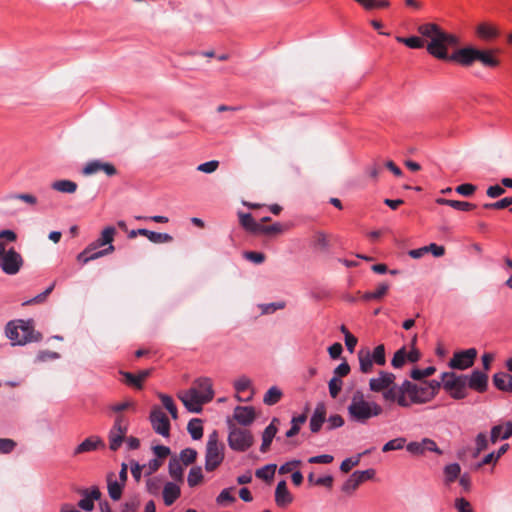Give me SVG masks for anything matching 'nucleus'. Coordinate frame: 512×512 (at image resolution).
Here are the masks:
<instances>
[{
  "label": "nucleus",
  "instance_id": "obj_1",
  "mask_svg": "<svg viewBox=\"0 0 512 512\" xmlns=\"http://www.w3.org/2000/svg\"><path fill=\"white\" fill-rule=\"evenodd\" d=\"M417 31L423 37L430 39L426 49L433 57L456 61L463 66H470L476 61V48L473 47L462 48L449 55L448 48L459 46L460 40L456 35L445 32L438 24H421Z\"/></svg>",
  "mask_w": 512,
  "mask_h": 512
},
{
  "label": "nucleus",
  "instance_id": "obj_2",
  "mask_svg": "<svg viewBox=\"0 0 512 512\" xmlns=\"http://www.w3.org/2000/svg\"><path fill=\"white\" fill-rule=\"evenodd\" d=\"M347 413L352 422L366 424L371 418L380 416L383 408L376 402L367 401L364 393L356 390L347 407Z\"/></svg>",
  "mask_w": 512,
  "mask_h": 512
},
{
  "label": "nucleus",
  "instance_id": "obj_3",
  "mask_svg": "<svg viewBox=\"0 0 512 512\" xmlns=\"http://www.w3.org/2000/svg\"><path fill=\"white\" fill-rule=\"evenodd\" d=\"M6 336L13 345H25L29 342L40 341L42 335L34 329L33 320H12L5 327Z\"/></svg>",
  "mask_w": 512,
  "mask_h": 512
},
{
  "label": "nucleus",
  "instance_id": "obj_4",
  "mask_svg": "<svg viewBox=\"0 0 512 512\" xmlns=\"http://www.w3.org/2000/svg\"><path fill=\"white\" fill-rule=\"evenodd\" d=\"M399 392L400 395L397 397L398 406L402 408H409L413 404H426L434 399L433 391L427 388L424 383L417 385L409 380H404L402 390Z\"/></svg>",
  "mask_w": 512,
  "mask_h": 512
},
{
  "label": "nucleus",
  "instance_id": "obj_5",
  "mask_svg": "<svg viewBox=\"0 0 512 512\" xmlns=\"http://www.w3.org/2000/svg\"><path fill=\"white\" fill-rule=\"evenodd\" d=\"M396 376L391 372L380 371L378 377L369 380V388L373 392H381L383 399L388 403H397L402 390V384L395 383Z\"/></svg>",
  "mask_w": 512,
  "mask_h": 512
},
{
  "label": "nucleus",
  "instance_id": "obj_6",
  "mask_svg": "<svg viewBox=\"0 0 512 512\" xmlns=\"http://www.w3.org/2000/svg\"><path fill=\"white\" fill-rule=\"evenodd\" d=\"M224 444L219 441L216 430L209 434L206 443L205 469L208 472L214 471L224 460Z\"/></svg>",
  "mask_w": 512,
  "mask_h": 512
},
{
  "label": "nucleus",
  "instance_id": "obj_7",
  "mask_svg": "<svg viewBox=\"0 0 512 512\" xmlns=\"http://www.w3.org/2000/svg\"><path fill=\"white\" fill-rule=\"evenodd\" d=\"M229 434H228V445L229 447L237 452L247 451L254 443V437L250 430L241 428L233 424L230 420L228 421Z\"/></svg>",
  "mask_w": 512,
  "mask_h": 512
},
{
  "label": "nucleus",
  "instance_id": "obj_8",
  "mask_svg": "<svg viewBox=\"0 0 512 512\" xmlns=\"http://www.w3.org/2000/svg\"><path fill=\"white\" fill-rule=\"evenodd\" d=\"M441 379L443 388L452 398L459 400L466 397L467 376L444 372Z\"/></svg>",
  "mask_w": 512,
  "mask_h": 512
},
{
  "label": "nucleus",
  "instance_id": "obj_9",
  "mask_svg": "<svg viewBox=\"0 0 512 512\" xmlns=\"http://www.w3.org/2000/svg\"><path fill=\"white\" fill-rule=\"evenodd\" d=\"M186 409L192 413H200L202 405L210 401V397H203L202 393L196 387H191L178 394Z\"/></svg>",
  "mask_w": 512,
  "mask_h": 512
},
{
  "label": "nucleus",
  "instance_id": "obj_10",
  "mask_svg": "<svg viewBox=\"0 0 512 512\" xmlns=\"http://www.w3.org/2000/svg\"><path fill=\"white\" fill-rule=\"evenodd\" d=\"M24 264V259L19 252L14 249L7 250L0 255V269L7 275L17 274Z\"/></svg>",
  "mask_w": 512,
  "mask_h": 512
},
{
  "label": "nucleus",
  "instance_id": "obj_11",
  "mask_svg": "<svg viewBox=\"0 0 512 512\" xmlns=\"http://www.w3.org/2000/svg\"><path fill=\"white\" fill-rule=\"evenodd\" d=\"M149 418L152 428L157 434L162 435L163 437L169 436L170 421L159 406L152 408Z\"/></svg>",
  "mask_w": 512,
  "mask_h": 512
},
{
  "label": "nucleus",
  "instance_id": "obj_12",
  "mask_svg": "<svg viewBox=\"0 0 512 512\" xmlns=\"http://www.w3.org/2000/svg\"><path fill=\"white\" fill-rule=\"evenodd\" d=\"M476 357L477 350L475 348H469L467 350L456 352L449 361V367L459 370L468 369L469 367L473 366Z\"/></svg>",
  "mask_w": 512,
  "mask_h": 512
},
{
  "label": "nucleus",
  "instance_id": "obj_13",
  "mask_svg": "<svg viewBox=\"0 0 512 512\" xmlns=\"http://www.w3.org/2000/svg\"><path fill=\"white\" fill-rule=\"evenodd\" d=\"M98 172H103L107 176L112 177L117 174V169L110 162H103L101 160H92V161L88 162L82 170V173L85 176H90V175L96 174Z\"/></svg>",
  "mask_w": 512,
  "mask_h": 512
},
{
  "label": "nucleus",
  "instance_id": "obj_14",
  "mask_svg": "<svg viewBox=\"0 0 512 512\" xmlns=\"http://www.w3.org/2000/svg\"><path fill=\"white\" fill-rule=\"evenodd\" d=\"M406 449L414 455H422L426 451L435 452L439 455L443 453V451L438 448L436 442L430 438H424L420 442H410L407 444Z\"/></svg>",
  "mask_w": 512,
  "mask_h": 512
},
{
  "label": "nucleus",
  "instance_id": "obj_15",
  "mask_svg": "<svg viewBox=\"0 0 512 512\" xmlns=\"http://www.w3.org/2000/svg\"><path fill=\"white\" fill-rule=\"evenodd\" d=\"M332 235L318 230L313 233L311 247L319 253H328L332 246Z\"/></svg>",
  "mask_w": 512,
  "mask_h": 512
},
{
  "label": "nucleus",
  "instance_id": "obj_16",
  "mask_svg": "<svg viewBox=\"0 0 512 512\" xmlns=\"http://www.w3.org/2000/svg\"><path fill=\"white\" fill-rule=\"evenodd\" d=\"M114 250L115 247L113 245H110L107 248L99 251H95L90 245H88L81 253L78 254L77 260L82 262L83 264H86L89 261L109 255L112 252H114Z\"/></svg>",
  "mask_w": 512,
  "mask_h": 512
},
{
  "label": "nucleus",
  "instance_id": "obj_17",
  "mask_svg": "<svg viewBox=\"0 0 512 512\" xmlns=\"http://www.w3.org/2000/svg\"><path fill=\"white\" fill-rule=\"evenodd\" d=\"M105 443L99 436H91L81 442L74 450L73 455L77 456L82 453L95 451L98 448H104Z\"/></svg>",
  "mask_w": 512,
  "mask_h": 512
},
{
  "label": "nucleus",
  "instance_id": "obj_18",
  "mask_svg": "<svg viewBox=\"0 0 512 512\" xmlns=\"http://www.w3.org/2000/svg\"><path fill=\"white\" fill-rule=\"evenodd\" d=\"M234 419L241 425L248 426L256 418L255 410L251 406H237L234 409Z\"/></svg>",
  "mask_w": 512,
  "mask_h": 512
},
{
  "label": "nucleus",
  "instance_id": "obj_19",
  "mask_svg": "<svg viewBox=\"0 0 512 512\" xmlns=\"http://www.w3.org/2000/svg\"><path fill=\"white\" fill-rule=\"evenodd\" d=\"M467 385L480 393L486 391L488 385V375L485 372L475 370L472 372L469 380L467 379Z\"/></svg>",
  "mask_w": 512,
  "mask_h": 512
},
{
  "label": "nucleus",
  "instance_id": "obj_20",
  "mask_svg": "<svg viewBox=\"0 0 512 512\" xmlns=\"http://www.w3.org/2000/svg\"><path fill=\"white\" fill-rule=\"evenodd\" d=\"M326 421V406L324 403H318L310 419V430L318 433Z\"/></svg>",
  "mask_w": 512,
  "mask_h": 512
},
{
  "label": "nucleus",
  "instance_id": "obj_21",
  "mask_svg": "<svg viewBox=\"0 0 512 512\" xmlns=\"http://www.w3.org/2000/svg\"><path fill=\"white\" fill-rule=\"evenodd\" d=\"M293 497L287 488L286 481H280L275 490V502L279 507H286L292 503Z\"/></svg>",
  "mask_w": 512,
  "mask_h": 512
},
{
  "label": "nucleus",
  "instance_id": "obj_22",
  "mask_svg": "<svg viewBox=\"0 0 512 512\" xmlns=\"http://www.w3.org/2000/svg\"><path fill=\"white\" fill-rule=\"evenodd\" d=\"M151 369L141 370L138 375L130 372H121L127 385L133 386L136 389H142L144 380L151 374Z\"/></svg>",
  "mask_w": 512,
  "mask_h": 512
},
{
  "label": "nucleus",
  "instance_id": "obj_23",
  "mask_svg": "<svg viewBox=\"0 0 512 512\" xmlns=\"http://www.w3.org/2000/svg\"><path fill=\"white\" fill-rule=\"evenodd\" d=\"M512 436V421L504 425H495L491 429L490 441L495 444L499 439H509Z\"/></svg>",
  "mask_w": 512,
  "mask_h": 512
},
{
  "label": "nucleus",
  "instance_id": "obj_24",
  "mask_svg": "<svg viewBox=\"0 0 512 512\" xmlns=\"http://www.w3.org/2000/svg\"><path fill=\"white\" fill-rule=\"evenodd\" d=\"M276 422H278V419L274 418L263 431L262 444L260 446V451L262 453H266L270 449V445L273 441V438L277 433V427L275 425Z\"/></svg>",
  "mask_w": 512,
  "mask_h": 512
},
{
  "label": "nucleus",
  "instance_id": "obj_25",
  "mask_svg": "<svg viewBox=\"0 0 512 512\" xmlns=\"http://www.w3.org/2000/svg\"><path fill=\"white\" fill-rule=\"evenodd\" d=\"M181 494L180 487L173 483V482H167L162 491L163 495V501L166 506H171L179 497Z\"/></svg>",
  "mask_w": 512,
  "mask_h": 512
},
{
  "label": "nucleus",
  "instance_id": "obj_26",
  "mask_svg": "<svg viewBox=\"0 0 512 512\" xmlns=\"http://www.w3.org/2000/svg\"><path fill=\"white\" fill-rule=\"evenodd\" d=\"M124 486L125 483L115 480L114 473L107 475L108 494L112 500L118 501L121 498Z\"/></svg>",
  "mask_w": 512,
  "mask_h": 512
},
{
  "label": "nucleus",
  "instance_id": "obj_27",
  "mask_svg": "<svg viewBox=\"0 0 512 512\" xmlns=\"http://www.w3.org/2000/svg\"><path fill=\"white\" fill-rule=\"evenodd\" d=\"M17 234L10 229H4L0 231V255L12 250L14 247L13 243L17 241Z\"/></svg>",
  "mask_w": 512,
  "mask_h": 512
},
{
  "label": "nucleus",
  "instance_id": "obj_28",
  "mask_svg": "<svg viewBox=\"0 0 512 512\" xmlns=\"http://www.w3.org/2000/svg\"><path fill=\"white\" fill-rule=\"evenodd\" d=\"M493 384L501 391L512 392V375L507 372H498L493 376Z\"/></svg>",
  "mask_w": 512,
  "mask_h": 512
},
{
  "label": "nucleus",
  "instance_id": "obj_29",
  "mask_svg": "<svg viewBox=\"0 0 512 512\" xmlns=\"http://www.w3.org/2000/svg\"><path fill=\"white\" fill-rule=\"evenodd\" d=\"M127 433V428H119V430L112 426L109 432V448L112 451H116L121 446L123 440L125 439V435Z\"/></svg>",
  "mask_w": 512,
  "mask_h": 512
},
{
  "label": "nucleus",
  "instance_id": "obj_30",
  "mask_svg": "<svg viewBox=\"0 0 512 512\" xmlns=\"http://www.w3.org/2000/svg\"><path fill=\"white\" fill-rule=\"evenodd\" d=\"M359 368L362 373H370L373 370L374 361L370 357L369 348H361L358 353Z\"/></svg>",
  "mask_w": 512,
  "mask_h": 512
},
{
  "label": "nucleus",
  "instance_id": "obj_31",
  "mask_svg": "<svg viewBox=\"0 0 512 512\" xmlns=\"http://www.w3.org/2000/svg\"><path fill=\"white\" fill-rule=\"evenodd\" d=\"M116 234V230L112 226H108L103 229L101 236L96 241L92 242L90 246L96 251L99 247L105 246V245H112V241L114 239V236Z\"/></svg>",
  "mask_w": 512,
  "mask_h": 512
},
{
  "label": "nucleus",
  "instance_id": "obj_32",
  "mask_svg": "<svg viewBox=\"0 0 512 512\" xmlns=\"http://www.w3.org/2000/svg\"><path fill=\"white\" fill-rule=\"evenodd\" d=\"M461 475V467L458 463H451L444 467V484L449 486Z\"/></svg>",
  "mask_w": 512,
  "mask_h": 512
},
{
  "label": "nucleus",
  "instance_id": "obj_33",
  "mask_svg": "<svg viewBox=\"0 0 512 512\" xmlns=\"http://www.w3.org/2000/svg\"><path fill=\"white\" fill-rule=\"evenodd\" d=\"M192 387L198 388V390L202 393L203 397H210V401L213 399L214 392L212 389V381L207 377H201L194 381Z\"/></svg>",
  "mask_w": 512,
  "mask_h": 512
},
{
  "label": "nucleus",
  "instance_id": "obj_34",
  "mask_svg": "<svg viewBox=\"0 0 512 512\" xmlns=\"http://www.w3.org/2000/svg\"><path fill=\"white\" fill-rule=\"evenodd\" d=\"M476 61L481 62L486 67H497L499 65L498 59H496L491 51L476 49Z\"/></svg>",
  "mask_w": 512,
  "mask_h": 512
},
{
  "label": "nucleus",
  "instance_id": "obj_35",
  "mask_svg": "<svg viewBox=\"0 0 512 512\" xmlns=\"http://www.w3.org/2000/svg\"><path fill=\"white\" fill-rule=\"evenodd\" d=\"M169 474L176 481H183V465L177 457H172L169 461Z\"/></svg>",
  "mask_w": 512,
  "mask_h": 512
},
{
  "label": "nucleus",
  "instance_id": "obj_36",
  "mask_svg": "<svg viewBox=\"0 0 512 512\" xmlns=\"http://www.w3.org/2000/svg\"><path fill=\"white\" fill-rule=\"evenodd\" d=\"M51 187H52V189H54L58 192L72 194V193L76 192L78 186L75 182H73L71 180L63 179V180L54 181L51 184Z\"/></svg>",
  "mask_w": 512,
  "mask_h": 512
},
{
  "label": "nucleus",
  "instance_id": "obj_37",
  "mask_svg": "<svg viewBox=\"0 0 512 512\" xmlns=\"http://www.w3.org/2000/svg\"><path fill=\"white\" fill-rule=\"evenodd\" d=\"M187 430L194 440H199L203 436L202 420L199 418H193L187 425Z\"/></svg>",
  "mask_w": 512,
  "mask_h": 512
},
{
  "label": "nucleus",
  "instance_id": "obj_38",
  "mask_svg": "<svg viewBox=\"0 0 512 512\" xmlns=\"http://www.w3.org/2000/svg\"><path fill=\"white\" fill-rule=\"evenodd\" d=\"M276 469V464H267L262 468L257 469L255 471V476L264 481L271 482L274 478Z\"/></svg>",
  "mask_w": 512,
  "mask_h": 512
},
{
  "label": "nucleus",
  "instance_id": "obj_39",
  "mask_svg": "<svg viewBox=\"0 0 512 512\" xmlns=\"http://www.w3.org/2000/svg\"><path fill=\"white\" fill-rule=\"evenodd\" d=\"M508 449L509 444H503L496 452L487 454L481 463L478 464V467H481L482 465H488L490 463H496L498 459L508 451Z\"/></svg>",
  "mask_w": 512,
  "mask_h": 512
},
{
  "label": "nucleus",
  "instance_id": "obj_40",
  "mask_svg": "<svg viewBox=\"0 0 512 512\" xmlns=\"http://www.w3.org/2000/svg\"><path fill=\"white\" fill-rule=\"evenodd\" d=\"M282 395H283L282 391L278 387L272 386L265 393L263 402L269 406L275 405L276 403H278L280 401V399L282 398Z\"/></svg>",
  "mask_w": 512,
  "mask_h": 512
},
{
  "label": "nucleus",
  "instance_id": "obj_41",
  "mask_svg": "<svg viewBox=\"0 0 512 512\" xmlns=\"http://www.w3.org/2000/svg\"><path fill=\"white\" fill-rule=\"evenodd\" d=\"M240 224L248 231L252 233H257L259 229L260 223H257L251 214L242 213L239 215Z\"/></svg>",
  "mask_w": 512,
  "mask_h": 512
},
{
  "label": "nucleus",
  "instance_id": "obj_42",
  "mask_svg": "<svg viewBox=\"0 0 512 512\" xmlns=\"http://www.w3.org/2000/svg\"><path fill=\"white\" fill-rule=\"evenodd\" d=\"M362 484L357 472H353L342 486V491L351 494Z\"/></svg>",
  "mask_w": 512,
  "mask_h": 512
},
{
  "label": "nucleus",
  "instance_id": "obj_43",
  "mask_svg": "<svg viewBox=\"0 0 512 512\" xmlns=\"http://www.w3.org/2000/svg\"><path fill=\"white\" fill-rule=\"evenodd\" d=\"M203 481L202 468L200 466L192 467L189 471L187 482L190 487H195Z\"/></svg>",
  "mask_w": 512,
  "mask_h": 512
},
{
  "label": "nucleus",
  "instance_id": "obj_44",
  "mask_svg": "<svg viewBox=\"0 0 512 512\" xmlns=\"http://www.w3.org/2000/svg\"><path fill=\"white\" fill-rule=\"evenodd\" d=\"M234 490V487L223 489L217 496L216 503L219 506H226L229 503H234L236 501V498L232 495Z\"/></svg>",
  "mask_w": 512,
  "mask_h": 512
},
{
  "label": "nucleus",
  "instance_id": "obj_45",
  "mask_svg": "<svg viewBox=\"0 0 512 512\" xmlns=\"http://www.w3.org/2000/svg\"><path fill=\"white\" fill-rule=\"evenodd\" d=\"M396 40H397V42L402 43L412 49H419V48L424 47V41L420 37H417V36H411V37H407V38L397 36Z\"/></svg>",
  "mask_w": 512,
  "mask_h": 512
},
{
  "label": "nucleus",
  "instance_id": "obj_46",
  "mask_svg": "<svg viewBox=\"0 0 512 512\" xmlns=\"http://www.w3.org/2000/svg\"><path fill=\"white\" fill-rule=\"evenodd\" d=\"M370 357L374 361L376 365L383 366L386 364V356H385V346L380 344L374 348L373 351L370 350Z\"/></svg>",
  "mask_w": 512,
  "mask_h": 512
},
{
  "label": "nucleus",
  "instance_id": "obj_47",
  "mask_svg": "<svg viewBox=\"0 0 512 512\" xmlns=\"http://www.w3.org/2000/svg\"><path fill=\"white\" fill-rule=\"evenodd\" d=\"M159 399L161 400L163 406L168 410V412L171 414L172 418L177 419V407L173 401V399L166 394L159 393L158 394Z\"/></svg>",
  "mask_w": 512,
  "mask_h": 512
},
{
  "label": "nucleus",
  "instance_id": "obj_48",
  "mask_svg": "<svg viewBox=\"0 0 512 512\" xmlns=\"http://www.w3.org/2000/svg\"><path fill=\"white\" fill-rule=\"evenodd\" d=\"M285 230V227L280 223H274L269 226L260 224L257 234L273 235L281 234Z\"/></svg>",
  "mask_w": 512,
  "mask_h": 512
},
{
  "label": "nucleus",
  "instance_id": "obj_49",
  "mask_svg": "<svg viewBox=\"0 0 512 512\" xmlns=\"http://www.w3.org/2000/svg\"><path fill=\"white\" fill-rule=\"evenodd\" d=\"M181 463L188 466L193 464L197 458V451L192 448H186L180 452L179 457H177Z\"/></svg>",
  "mask_w": 512,
  "mask_h": 512
},
{
  "label": "nucleus",
  "instance_id": "obj_50",
  "mask_svg": "<svg viewBox=\"0 0 512 512\" xmlns=\"http://www.w3.org/2000/svg\"><path fill=\"white\" fill-rule=\"evenodd\" d=\"M407 361V350L406 347L398 349L392 358L391 365L398 369L401 368Z\"/></svg>",
  "mask_w": 512,
  "mask_h": 512
},
{
  "label": "nucleus",
  "instance_id": "obj_51",
  "mask_svg": "<svg viewBox=\"0 0 512 512\" xmlns=\"http://www.w3.org/2000/svg\"><path fill=\"white\" fill-rule=\"evenodd\" d=\"M163 484V480L160 477H152L146 481L147 491L152 495H158Z\"/></svg>",
  "mask_w": 512,
  "mask_h": 512
},
{
  "label": "nucleus",
  "instance_id": "obj_52",
  "mask_svg": "<svg viewBox=\"0 0 512 512\" xmlns=\"http://www.w3.org/2000/svg\"><path fill=\"white\" fill-rule=\"evenodd\" d=\"M475 445L476 448L473 453V456L477 457L482 451H484L488 447L487 435L483 432L479 433L475 438Z\"/></svg>",
  "mask_w": 512,
  "mask_h": 512
},
{
  "label": "nucleus",
  "instance_id": "obj_53",
  "mask_svg": "<svg viewBox=\"0 0 512 512\" xmlns=\"http://www.w3.org/2000/svg\"><path fill=\"white\" fill-rule=\"evenodd\" d=\"M406 439L404 437H398L388 441L383 447V452H389L393 450H400L405 446Z\"/></svg>",
  "mask_w": 512,
  "mask_h": 512
},
{
  "label": "nucleus",
  "instance_id": "obj_54",
  "mask_svg": "<svg viewBox=\"0 0 512 512\" xmlns=\"http://www.w3.org/2000/svg\"><path fill=\"white\" fill-rule=\"evenodd\" d=\"M436 369L433 366L427 367L425 369H413L410 373V376L414 380H421L423 378L429 377L435 373Z\"/></svg>",
  "mask_w": 512,
  "mask_h": 512
},
{
  "label": "nucleus",
  "instance_id": "obj_55",
  "mask_svg": "<svg viewBox=\"0 0 512 512\" xmlns=\"http://www.w3.org/2000/svg\"><path fill=\"white\" fill-rule=\"evenodd\" d=\"M343 382L337 377H332L328 383L329 394L333 399H336L342 389Z\"/></svg>",
  "mask_w": 512,
  "mask_h": 512
},
{
  "label": "nucleus",
  "instance_id": "obj_56",
  "mask_svg": "<svg viewBox=\"0 0 512 512\" xmlns=\"http://www.w3.org/2000/svg\"><path fill=\"white\" fill-rule=\"evenodd\" d=\"M54 286H55V284L53 283L44 292L38 294L37 296H35L34 298H32L30 300L25 301L23 303V305L26 306V305L43 303L46 300V298L48 297V295L53 291Z\"/></svg>",
  "mask_w": 512,
  "mask_h": 512
},
{
  "label": "nucleus",
  "instance_id": "obj_57",
  "mask_svg": "<svg viewBox=\"0 0 512 512\" xmlns=\"http://www.w3.org/2000/svg\"><path fill=\"white\" fill-rule=\"evenodd\" d=\"M148 239L153 243H168L173 240L172 236L167 233H159L150 231Z\"/></svg>",
  "mask_w": 512,
  "mask_h": 512
},
{
  "label": "nucleus",
  "instance_id": "obj_58",
  "mask_svg": "<svg viewBox=\"0 0 512 512\" xmlns=\"http://www.w3.org/2000/svg\"><path fill=\"white\" fill-rule=\"evenodd\" d=\"M8 199L21 200L30 206H35L38 203L37 198L34 195L29 194V193H20V194L9 195Z\"/></svg>",
  "mask_w": 512,
  "mask_h": 512
},
{
  "label": "nucleus",
  "instance_id": "obj_59",
  "mask_svg": "<svg viewBox=\"0 0 512 512\" xmlns=\"http://www.w3.org/2000/svg\"><path fill=\"white\" fill-rule=\"evenodd\" d=\"M454 507L457 512H474L471 503L463 497L455 499Z\"/></svg>",
  "mask_w": 512,
  "mask_h": 512
},
{
  "label": "nucleus",
  "instance_id": "obj_60",
  "mask_svg": "<svg viewBox=\"0 0 512 512\" xmlns=\"http://www.w3.org/2000/svg\"><path fill=\"white\" fill-rule=\"evenodd\" d=\"M362 454H358L355 458H347L342 461L340 465V470L343 473H348L353 467L357 466L360 462Z\"/></svg>",
  "mask_w": 512,
  "mask_h": 512
},
{
  "label": "nucleus",
  "instance_id": "obj_61",
  "mask_svg": "<svg viewBox=\"0 0 512 512\" xmlns=\"http://www.w3.org/2000/svg\"><path fill=\"white\" fill-rule=\"evenodd\" d=\"M477 35L483 39H491L496 35V32L492 27L486 24H480L477 27Z\"/></svg>",
  "mask_w": 512,
  "mask_h": 512
},
{
  "label": "nucleus",
  "instance_id": "obj_62",
  "mask_svg": "<svg viewBox=\"0 0 512 512\" xmlns=\"http://www.w3.org/2000/svg\"><path fill=\"white\" fill-rule=\"evenodd\" d=\"M343 425H344V419L339 414L331 415L327 419V429L328 430H333V429L342 427Z\"/></svg>",
  "mask_w": 512,
  "mask_h": 512
},
{
  "label": "nucleus",
  "instance_id": "obj_63",
  "mask_svg": "<svg viewBox=\"0 0 512 512\" xmlns=\"http://www.w3.org/2000/svg\"><path fill=\"white\" fill-rule=\"evenodd\" d=\"M219 167V162L217 160H211L205 163L198 165L197 170L203 173H213Z\"/></svg>",
  "mask_w": 512,
  "mask_h": 512
},
{
  "label": "nucleus",
  "instance_id": "obj_64",
  "mask_svg": "<svg viewBox=\"0 0 512 512\" xmlns=\"http://www.w3.org/2000/svg\"><path fill=\"white\" fill-rule=\"evenodd\" d=\"M476 189L477 188L475 185L470 184V183H465V184H461V185L457 186L455 188V191L462 196L469 197L474 194Z\"/></svg>",
  "mask_w": 512,
  "mask_h": 512
}]
</instances>
